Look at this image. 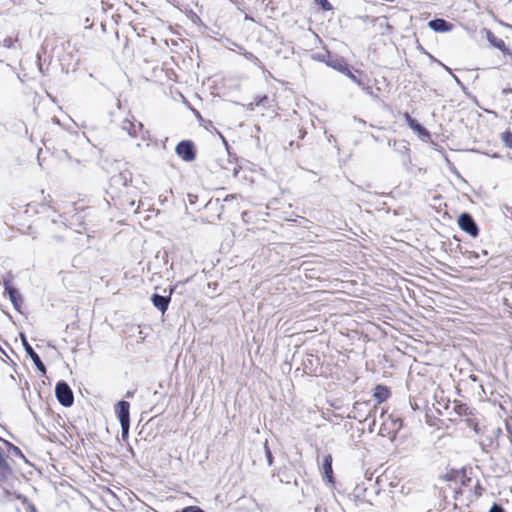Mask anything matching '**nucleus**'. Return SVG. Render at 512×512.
Here are the masks:
<instances>
[{
  "label": "nucleus",
  "mask_w": 512,
  "mask_h": 512,
  "mask_svg": "<svg viewBox=\"0 0 512 512\" xmlns=\"http://www.w3.org/2000/svg\"><path fill=\"white\" fill-rule=\"evenodd\" d=\"M14 477L12 465L5 456L3 449L0 447V484L8 482Z\"/></svg>",
  "instance_id": "nucleus-10"
},
{
  "label": "nucleus",
  "mask_w": 512,
  "mask_h": 512,
  "mask_svg": "<svg viewBox=\"0 0 512 512\" xmlns=\"http://www.w3.org/2000/svg\"><path fill=\"white\" fill-rule=\"evenodd\" d=\"M121 427V438L127 441L129 438L130 423L120 424Z\"/></svg>",
  "instance_id": "nucleus-35"
},
{
  "label": "nucleus",
  "mask_w": 512,
  "mask_h": 512,
  "mask_svg": "<svg viewBox=\"0 0 512 512\" xmlns=\"http://www.w3.org/2000/svg\"><path fill=\"white\" fill-rule=\"evenodd\" d=\"M485 31V35H486V39L487 41L489 42V44L495 48V49H498L499 51H501L504 55H511L512 52L511 50L507 47V45L505 44V42L498 38L491 30L489 29H484Z\"/></svg>",
  "instance_id": "nucleus-12"
},
{
  "label": "nucleus",
  "mask_w": 512,
  "mask_h": 512,
  "mask_svg": "<svg viewBox=\"0 0 512 512\" xmlns=\"http://www.w3.org/2000/svg\"><path fill=\"white\" fill-rule=\"evenodd\" d=\"M506 430L508 433L509 442H512V427L508 423L506 424Z\"/></svg>",
  "instance_id": "nucleus-45"
},
{
  "label": "nucleus",
  "mask_w": 512,
  "mask_h": 512,
  "mask_svg": "<svg viewBox=\"0 0 512 512\" xmlns=\"http://www.w3.org/2000/svg\"><path fill=\"white\" fill-rule=\"evenodd\" d=\"M298 132H299L298 138L299 139H303L305 137V135H306V131L303 130V129H299Z\"/></svg>",
  "instance_id": "nucleus-51"
},
{
  "label": "nucleus",
  "mask_w": 512,
  "mask_h": 512,
  "mask_svg": "<svg viewBox=\"0 0 512 512\" xmlns=\"http://www.w3.org/2000/svg\"><path fill=\"white\" fill-rule=\"evenodd\" d=\"M235 160L236 157L232 158L230 151H228L226 156L215 158L210 164V169L214 171L218 167L222 170L232 171L233 177L237 178L241 167Z\"/></svg>",
  "instance_id": "nucleus-4"
},
{
  "label": "nucleus",
  "mask_w": 512,
  "mask_h": 512,
  "mask_svg": "<svg viewBox=\"0 0 512 512\" xmlns=\"http://www.w3.org/2000/svg\"><path fill=\"white\" fill-rule=\"evenodd\" d=\"M368 407L366 402H355L353 405V411L362 412L363 409Z\"/></svg>",
  "instance_id": "nucleus-39"
},
{
  "label": "nucleus",
  "mask_w": 512,
  "mask_h": 512,
  "mask_svg": "<svg viewBox=\"0 0 512 512\" xmlns=\"http://www.w3.org/2000/svg\"><path fill=\"white\" fill-rule=\"evenodd\" d=\"M176 155L185 162H192L196 159L197 149L192 140H181L175 147Z\"/></svg>",
  "instance_id": "nucleus-6"
},
{
  "label": "nucleus",
  "mask_w": 512,
  "mask_h": 512,
  "mask_svg": "<svg viewBox=\"0 0 512 512\" xmlns=\"http://www.w3.org/2000/svg\"><path fill=\"white\" fill-rule=\"evenodd\" d=\"M427 54H428V56H429V58H430L431 60H433V61H435V62H437V63H438V61H439L438 59H436L435 57H433V56H432L431 54H429V53H427Z\"/></svg>",
  "instance_id": "nucleus-58"
},
{
  "label": "nucleus",
  "mask_w": 512,
  "mask_h": 512,
  "mask_svg": "<svg viewBox=\"0 0 512 512\" xmlns=\"http://www.w3.org/2000/svg\"><path fill=\"white\" fill-rule=\"evenodd\" d=\"M20 339H21L22 345L24 347V350L26 352V355L32 360L36 369L39 372H41L42 374H45L46 373L45 364L41 360L40 356L35 352L33 347L29 344L27 337L23 332L20 333Z\"/></svg>",
  "instance_id": "nucleus-7"
},
{
  "label": "nucleus",
  "mask_w": 512,
  "mask_h": 512,
  "mask_svg": "<svg viewBox=\"0 0 512 512\" xmlns=\"http://www.w3.org/2000/svg\"><path fill=\"white\" fill-rule=\"evenodd\" d=\"M332 55H333V53L326 50L324 52H319V53L314 54L313 59H315L319 62H323L327 65V63L329 62L330 57H332Z\"/></svg>",
  "instance_id": "nucleus-28"
},
{
  "label": "nucleus",
  "mask_w": 512,
  "mask_h": 512,
  "mask_svg": "<svg viewBox=\"0 0 512 512\" xmlns=\"http://www.w3.org/2000/svg\"><path fill=\"white\" fill-rule=\"evenodd\" d=\"M428 27L436 33H446L453 30L454 24L443 18L435 17L428 22Z\"/></svg>",
  "instance_id": "nucleus-13"
},
{
  "label": "nucleus",
  "mask_w": 512,
  "mask_h": 512,
  "mask_svg": "<svg viewBox=\"0 0 512 512\" xmlns=\"http://www.w3.org/2000/svg\"><path fill=\"white\" fill-rule=\"evenodd\" d=\"M17 499L21 500L23 504H26L28 512H38L36 506L31 503L26 496L18 494Z\"/></svg>",
  "instance_id": "nucleus-32"
},
{
  "label": "nucleus",
  "mask_w": 512,
  "mask_h": 512,
  "mask_svg": "<svg viewBox=\"0 0 512 512\" xmlns=\"http://www.w3.org/2000/svg\"><path fill=\"white\" fill-rule=\"evenodd\" d=\"M332 462H333V459H332L331 454H327L323 457L322 477H323V480L329 484L335 483V476H334V472H333Z\"/></svg>",
  "instance_id": "nucleus-14"
},
{
  "label": "nucleus",
  "mask_w": 512,
  "mask_h": 512,
  "mask_svg": "<svg viewBox=\"0 0 512 512\" xmlns=\"http://www.w3.org/2000/svg\"><path fill=\"white\" fill-rule=\"evenodd\" d=\"M461 473L463 476L465 475V470L461 469V471H451L446 474V479L448 481H454L457 479L458 474Z\"/></svg>",
  "instance_id": "nucleus-36"
},
{
  "label": "nucleus",
  "mask_w": 512,
  "mask_h": 512,
  "mask_svg": "<svg viewBox=\"0 0 512 512\" xmlns=\"http://www.w3.org/2000/svg\"><path fill=\"white\" fill-rule=\"evenodd\" d=\"M0 441L5 445L8 454L20 458L26 463L28 462L27 458L18 446L6 439H3L2 437H0Z\"/></svg>",
  "instance_id": "nucleus-21"
},
{
  "label": "nucleus",
  "mask_w": 512,
  "mask_h": 512,
  "mask_svg": "<svg viewBox=\"0 0 512 512\" xmlns=\"http://www.w3.org/2000/svg\"><path fill=\"white\" fill-rule=\"evenodd\" d=\"M484 491V488L478 483L475 487V494L477 496H481Z\"/></svg>",
  "instance_id": "nucleus-43"
},
{
  "label": "nucleus",
  "mask_w": 512,
  "mask_h": 512,
  "mask_svg": "<svg viewBox=\"0 0 512 512\" xmlns=\"http://www.w3.org/2000/svg\"><path fill=\"white\" fill-rule=\"evenodd\" d=\"M150 300L153 306L162 314L168 310L169 304L171 302L170 295H161L157 292H154L151 295Z\"/></svg>",
  "instance_id": "nucleus-15"
},
{
  "label": "nucleus",
  "mask_w": 512,
  "mask_h": 512,
  "mask_svg": "<svg viewBox=\"0 0 512 512\" xmlns=\"http://www.w3.org/2000/svg\"><path fill=\"white\" fill-rule=\"evenodd\" d=\"M403 428V419L394 414H390L388 418L382 423L379 435L382 437H389L391 441H394Z\"/></svg>",
  "instance_id": "nucleus-2"
},
{
  "label": "nucleus",
  "mask_w": 512,
  "mask_h": 512,
  "mask_svg": "<svg viewBox=\"0 0 512 512\" xmlns=\"http://www.w3.org/2000/svg\"><path fill=\"white\" fill-rule=\"evenodd\" d=\"M238 48L242 51L243 56L247 60L251 61L255 66L262 69L263 71H267L261 60L256 55H254L252 52L247 51L242 46H239Z\"/></svg>",
  "instance_id": "nucleus-23"
},
{
  "label": "nucleus",
  "mask_w": 512,
  "mask_h": 512,
  "mask_svg": "<svg viewBox=\"0 0 512 512\" xmlns=\"http://www.w3.org/2000/svg\"><path fill=\"white\" fill-rule=\"evenodd\" d=\"M407 126L414 131L419 138H430V132L416 118L412 117L408 112L403 114Z\"/></svg>",
  "instance_id": "nucleus-9"
},
{
  "label": "nucleus",
  "mask_w": 512,
  "mask_h": 512,
  "mask_svg": "<svg viewBox=\"0 0 512 512\" xmlns=\"http://www.w3.org/2000/svg\"><path fill=\"white\" fill-rule=\"evenodd\" d=\"M106 193L113 201L119 200V203L115 202L114 205L133 207L135 205L133 196L137 194V188L132 185V172L125 169L112 175Z\"/></svg>",
  "instance_id": "nucleus-1"
},
{
  "label": "nucleus",
  "mask_w": 512,
  "mask_h": 512,
  "mask_svg": "<svg viewBox=\"0 0 512 512\" xmlns=\"http://www.w3.org/2000/svg\"><path fill=\"white\" fill-rule=\"evenodd\" d=\"M470 378L472 379V381H476L477 380V376H475V375H472Z\"/></svg>",
  "instance_id": "nucleus-60"
},
{
  "label": "nucleus",
  "mask_w": 512,
  "mask_h": 512,
  "mask_svg": "<svg viewBox=\"0 0 512 512\" xmlns=\"http://www.w3.org/2000/svg\"><path fill=\"white\" fill-rule=\"evenodd\" d=\"M347 417L350 419H358V417L356 415H351V414H349Z\"/></svg>",
  "instance_id": "nucleus-59"
},
{
  "label": "nucleus",
  "mask_w": 512,
  "mask_h": 512,
  "mask_svg": "<svg viewBox=\"0 0 512 512\" xmlns=\"http://www.w3.org/2000/svg\"><path fill=\"white\" fill-rule=\"evenodd\" d=\"M41 152H42V150L40 149V150L38 151V154H37V160H38V163H39V165H40V166L42 165V163H41V159H40V153H41Z\"/></svg>",
  "instance_id": "nucleus-55"
},
{
  "label": "nucleus",
  "mask_w": 512,
  "mask_h": 512,
  "mask_svg": "<svg viewBox=\"0 0 512 512\" xmlns=\"http://www.w3.org/2000/svg\"><path fill=\"white\" fill-rule=\"evenodd\" d=\"M438 64H439V65H441V66L443 67V69H444L445 71H447L450 75H452V74H453V72H452V70H451V68H450V67H448L447 65H445V64H444V63H442L441 61H438Z\"/></svg>",
  "instance_id": "nucleus-47"
},
{
  "label": "nucleus",
  "mask_w": 512,
  "mask_h": 512,
  "mask_svg": "<svg viewBox=\"0 0 512 512\" xmlns=\"http://www.w3.org/2000/svg\"><path fill=\"white\" fill-rule=\"evenodd\" d=\"M466 422H467V425H468L469 427H472V428H473V430H474L476 433H478V426H477V424H476L472 419H467V420H466Z\"/></svg>",
  "instance_id": "nucleus-42"
},
{
  "label": "nucleus",
  "mask_w": 512,
  "mask_h": 512,
  "mask_svg": "<svg viewBox=\"0 0 512 512\" xmlns=\"http://www.w3.org/2000/svg\"><path fill=\"white\" fill-rule=\"evenodd\" d=\"M314 3L323 11H331L333 10V6L328 0H314Z\"/></svg>",
  "instance_id": "nucleus-34"
},
{
  "label": "nucleus",
  "mask_w": 512,
  "mask_h": 512,
  "mask_svg": "<svg viewBox=\"0 0 512 512\" xmlns=\"http://www.w3.org/2000/svg\"><path fill=\"white\" fill-rule=\"evenodd\" d=\"M505 451L508 457H512V442H509V445L505 448Z\"/></svg>",
  "instance_id": "nucleus-46"
},
{
  "label": "nucleus",
  "mask_w": 512,
  "mask_h": 512,
  "mask_svg": "<svg viewBox=\"0 0 512 512\" xmlns=\"http://www.w3.org/2000/svg\"><path fill=\"white\" fill-rule=\"evenodd\" d=\"M221 139H222V142L227 150V152L229 151V144H228V141L226 140V138L223 136V135H220Z\"/></svg>",
  "instance_id": "nucleus-48"
},
{
  "label": "nucleus",
  "mask_w": 512,
  "mask_h": 512,
  "mask_svg": "<svg viewBox=\"0 0 512 512\" xmlns=\"http://www.w3.org/2000/svg\"><path fill=\"white\" fill-rule=\"evenodd\" d=\"M263 449H264L265 458H266L268 466H272L273 463H274V456H273L272 451H271V449L269 447L268 440L264 441Z\"/></svg>",
  "instance_id": "nucleus-27"
},
{
  "label": "nucleus",
  "mask_w": 512,
  "mask_h": 512,
  "mask_svg": "<svg viewBox=\"0 0 512 512\" xmlns=\"http://www.w3.org/2000/svg\"><path fill=\"white\" fill-rule=\"evenodd\" d=\"M52 155L59 161L72 159L70 154L68 153V151L65 149H61V150L56 149L53 151Z\"/></svg>",
  "instance_id": "nucleus-29"
},
{
  "label": "nucleus",
  "mask_w": 512,
  "mask_h": 512,
  "mask_svg": "<svg viewBox=\"0 0 512 512\" xmlns=\"http://www.w3.org/2000/svg\"><path fill=\"white\" fill-rule=\"evenodd\" d=\"M39 71L44 74L43 65L41 63L38 64Z\"/></svg>",
  "instance_id": "nucleus-57"
},
{
  "label": "nucleus",
  "mask_w": 512,
  "mask_h": 512,
  "mask_svg": "<svg viewBox=\"0 0 512 512\" xmlns=\"http://www.w3.org/2000/svg\"><path fill=\"white\" fill-rule=\"evenodd\" d=\"M269 97L267 94H263V95H257L255 98H254V101L249 103L247 106H246V109L249 110V111H254L255 107H258V106H264L265 103L268 101Z\"/></svg>",
  "instance_id": "nucleus-25"
},
{
  "label": "nucleus",
  "mask_w": 512,
  "mask_h": 512,
  "mask_svg": "<svg viewBox=\"0 0 512 512\" xmlns=\"http://www.w3.org/2000/svg\"><path fill=\"white\" fill-rule=\"evenodd\" d=\"M235 197H236V195H235V194H230V195H227V196L225 197V199H224V200H225V201L232 200V199H234Z\"/></svg>",
  "instance_id": "nucleus-53"
},
{
  "label": "nucleus",
  "mask_w": 512,
  "mask_h": 512,
  "mask_svg": "<svg viewBox=\"0 0 512 512\" xmlns=\"http://www.w3.org/2000/svg\"><path fill=\"white\" fill-rule=\"evenodd\" d=\"M479 445L481 447L482 452L487 453L488 448H490L494 445L496 446V442L493 439H491L489 436H486V439L480 441Z\"/></svg>",
  "instance_id": "nucleus-31"
},
{
  "label": "nucleus",
  "mask_w": 512,
  "mask_h": 512,
  "mask_svg": "<svg viewBox=\"0 0 512 512\" xmlns=\"http://www.w3.org/2000/svg\"><path fill=\"white\" fill-rule=\"evenodd\" d=\"M355 119H356L358 122L365 124V121H364V120H362V119H357V118H355Z\"/></svg>",
  "instance_id": "nucleus-61"
},
{
  "label": "nucleus",
  "mask_w": 512,
  "mask_h": 512,
  "mask_svg": "<svg viewBox=\"0 0 512 512\" xmlns=\"http://www.w3.org/2000/svg\"><path fill=\"white\" fill-rule=\"evenodd\" d=\"M115 414L120 424L130 423V403L124 399L115 404Z\"/></svg>",
  "instance_id": "nucleus-11"
},
{
  "label": "nucleus",
  "mask_w": 512,
  "mask_h": 512,
  "mask_svg": "<svg viewBox=\"0 0 512 512\" xmlns=\"http://www.w3.org/2000/svg\"><path fill=\"white\" fill-rule=\"evenodd\" d=\"M452 413L459 417H462L472 415V410L466 403H463L459 400H455L453 401L452 411L450 412V414Z\"/></svg>",
  "instance_id": "nucleus-19"
},
{
  "label": "nucleus",
  "mask_w": 512,
  "mask_h": 512,
  "mask_svg": "<svg viewBox=\"0 0 512 512\" xmlns=\"http://www.w3.org/2000/svg\"><path fill=\"white\" fill-rule=\"evenodd\" d=\"M12 281H13V275L11 272L7 273V275L5 277H3L2 281H0V284L4 288V294L10 293V292H12V290L18 289L17 287H15L12 284Z\"/></svg>",
  "instance_id": "nucleus-24"
},
{
  "label": "nucleus",
  "mask_w": 512,
  "mask_h": 512,
  "mask_svg": "<svg viewBox=\"0 0 512 512\" xmlns=\"http://www.w3.org/2000/svg\"><path fill=\"white\" fill-rule=\"evenodd\" d=\"M344 75L353 81L358 87L363 86V83L368 79L367 75L363 71L355 69L353 66H350L349 71Z\"/></svg>",
  "instance_id": "nucleus-17"
},
{
  "label": "nucleus",
  "mask_w": 512,
  "mask_h": 512,
  "mask_svg": "<svg viewBox=\"0 0 512 512\" xmlns=\"http://www.w3.org/2000/svg\"><path fill=\"white\" fill-rule=\"evenodd\" d=\"M391 395V390L388 386L383 384H377L373 388V396L376 399L377 403L385 402Z\"/></svg>",
  "instance_id": "nucleus-18"
},
{
  "label": "nucleus",
  "mask_w": 512,
  "mask_h": 512,
  "mask_svg": "<svg viewBox=\"0 0 512 512\" xmlns=\"http://www.w3.org/2000/svg\"><path fill=\"white\" fill-rule=\"evenodd\" d=\"M6 295H8L9 300L11 301V303L13 305V308L17 312L22 314L23 313L22 306H23V303H24V299H23V296L20 293L19 289L12 290V292L7 293Z\"/></svg>",
  "instance_id": "nucleus-20"
},
{
  "label": "nucleus",
  "mask_w": 512,
  "mask_h": 512,
  "mask_svg": "<svg viewBox=\"0 0 512 512\" xmlns=\"http://www.w3.org/2000/svg\"><path fill=\"white\" fill-rule=\"evenodd\" d=\"M488 512H506V510L504 509V507L501 504L494 502L491 505Z\"/></svg>",
  "instance_id": "nucleus-38"
},
{
  "label": "nucleus",
  "mask_w": 512,
  "mask_h": 512,
  "mask_svg": "<svg viewBox=\"0 0 512 512\" xmlns=\"http://www.w3.org/2000/svg\"><path fill=\"white\" fill-rule=\"evenodd\" d=\"M388 145L402 157V165L408 169L411 165L409 143L405 140H394L393 142L389 140Z\"/></svg>",
  "instance_id": "nucleus-8"
},
{
  "label": "nucleus",
  "mask_w": 512,
  "mask_h": 512,
  "mask_svg": "<svg viewBox=\"0 0 512 512\" xmlns=\"http://www.w3.org/2000/svg\"><path fill=\"white\" fill-rule=\"evenodd\" d=\"M135 394V390H128L126 393H125V398H132Z\"/></svg>",
  "instance_id": "nucleus-49"
},
{
  "label": "nucleus",
  "mask_w": 512,
  "mask_h": 512,
  "mask_svg": "<svg viewBox=\"0 0 512 512\" xmlns=\"http://www.w3.org/2000/svg\"><path fill=\"white\" fill-rule=\"evenodd\" d=\"M327 66L344 75L349 71V67L351 65L345 60V58L333 53L332 57H330V60L327 63Z\"/></svg>",
  "instance_id": "nucleus-16"
},
{
  "label": "nucleus",
  "mask_w": 512,
  "mask_h": 512,
  "mask_svg": "<svg viewBox=\"0 0 512 512\" xmlns=\"http://www.w3.org/2000/svg\"><path fill=\"white\" fill-rule=\"evenodd\" d=\"M501 140L507 148L512 149V132L509 129L501 133Z\"/></svg>",
  "instance_id": "nucleus-30"
},
{
  "label": "nucleus",
  "mask_w": 512,
  "mask_h": 512,
  "mask_svg": "<svg viewBox=\"0 0 512 512\" xmlns=\"http://www.w3.org/2000/svg\"><path fill=\"white\" fill-rule=\"evenodd\" d=\"M503 435V431L500 427L494 428L490 435H488L491 439L496 442V448L500 447L499 438Z\"/></svg>",
  "instance_id": "nucleus-33"
},
{
  "label": "nucleus",
  "mask_w": 512,
  "mask_h": 512,
  "mask_svg": "<svg viewBox=\"0 0 512 512\" xmlns=\"http://www.w3.org/2000/svg\"><path fill=\"white\" fill-rule=\"evenodd\" d=\"M466 253H469L471 256L475 257V258H478L479 257V254L477 252H469V251H466Z\"/></svg>",
  "instance_id": "nucleus-54"
},
{
  "label": "nucleus",
  "mask_w": 512,
  "mask_h": 512,
  "mask_svg": "<svg viewBox=\"0 0 512 512\" xmlns=\"http://www.w3.org/2000/svg\"><path fill=\"white\" fill-rule=\"evenodd\" d=\"M368 79L363 83V86H360L359 88L364 91L365 94L370 96L373 100L377 101L379 100V95L377 93H374L373 88L368 84Z\"/></svg>",
  "instance_id": "nucleus-26"
},
{
  "label": "nucleus",
  "mask_w": 512,
  "mask_h": 512,
  "mask_svg": "<svg viewBox=\"0 0 512 512\" xmlns=\"http://www.w3.org/2000/svg\"><path fill=\"white\" fill-rule=\"evenodd\" d=\"M314 512H327V510L322 508L320 505H317L314 509Z\"/></svg>",
  "instance_id": "nucleus-52"
},
{
  "label": "nucleus",
  "mask_w": 512,
  "mask_h": 512,
  "mask_svg": "<svg viewBox=\"0 0 512 512\" xmlns=\"http://www.w3.org/2000/svg\"><path fill=\"white\" fill-rule=\"evenodd\" d=\"M180 512H205V511L198 506H188V507L183 508Z\"/></svg>",
  "instance_id": "nucleus-40"
},
{
  "label": "nucleus",
  "mask_w": 512,
  "mask_h": 512,
  "mask_svg": "<svg viewBox=\"0 0 512 512\" xmlns=\"http://www.w3.org/2000/svg\"><path fill=\"white\" fill-rule=\"evenodd\" d=\"M142 127H143L142 123L139 122L138 124H135L128 119L124 120L122 123V129L126 130L128 132V134L133 138L137 137L138 128H142Z\"/></svg>",
  "instance_id": "nucleus-22"
},
{
  "label": "nucleus",
  "mask_w": 512,
  "mask_h": 512,
  "mask_svg": "<svg viewBox=\"0 0 512 512\" xmlns=\"http://www.w3.org/2000/svg\"><path fill=\"white\" fill-rule=\"evenodd\" d=\"M452 78L454 79V81L459 85V86H463V83L461 82V80L453 73L452 75Z\"/></svg>",
  "instance_id": "nucleus-50"
},
{
  "label": "nucleus",
  "mask_w": 512,
  "mask_h": 512,
  "mask_svg": "<svg viewBox=\"0 0 512 512\" xmlns=\"http://www.w3.org/2000/svg\"><path fill=\"white\" fill-rule=\"evenodd\" d=\"M13 44L14 40L11 37H6L2 42V45L6 48H11Z\"/></svg>",
  "instance_id": "nucleus-41"
},
{
  "label": "nucleus",
  "mask_w": 512,
  "mask_h": 512,
  "mask_svg": "<svg viewBox=\"0 0 512 512\" xmlns=\"http://www.w3.org/2000/svg\"><path fill=\"white\" fill-rule=\"evenodd\" d=\"M55 397L60 405L69 408L74 404V393L65 380H59L55 385Z\"/></svg>",
  "instance_id": "nucleus-3"
},
{
  "label": "nucleus",
  "mask_w": 512,
  "mask_h": 512,
  "mask_svg": "<svg viewBox=\"0 0 512 512\" xmlns=\"http://www.w3.org/2000/svg\"><path fill=\"white\" fill-rule=\"evenodd\" d=\"M445 161L449 167L453 165L452 162L448 159L447 155H445Z\"/></svg>",
  "instance_id": "nucleus-56"
},
{
  "label": "nucleus",
  "mask_w": 512,
  "mask_h": 512,
  "mask_svg": "<svg viewBox=\"0 0 512 512\" xmlns=\"http://www.w3.org/2000/svg\"><path fill=\"white\" fill-rule=\"evenodd\" d=\"M178 285H179V283H176L174 285H170L169 288H168V294L167 295L171 296L175 292V290L177 289Z\"/></svg>",
  "instance_id": "nucleus-44"
},
{
  "label": "nucleus",
  "mask_w": 512,
  "mask_h": 512,
  "mask_svg": "<svg viewBox=\"0 0 512 512\" xmlns=\"http://www.w3.org/2000/svg\"><path fill=\"white\" fill-rule=\"evenodd\" d=\"M370 419H371V421H370V423H369V425H368V430H369V432H373V431H374V426H375V424H376V418H375V416L371 417V414H370V412H369V413H368V415L364 418V420H363V421H368V420H370Z\"/></svg>",
  "instance_id": "nucleus-37"
},
{
  "label": "nucleus",
  "mask_w": 512,
  "mask_h": 512,
  "mask_svg": "<svg viewBox=\"0 0 512 512\" xmlns=\"http://www.w3.org/2000/svg\"><path fill=\"white\" fill-rule=\"evenodd\" d=\"M458 227L469 236L476 238L479 236L480 228L474 217L469 212H462L457 218Z\"/></svg>",
  "instance_id": "nucleus-5"
}]
</instances>
